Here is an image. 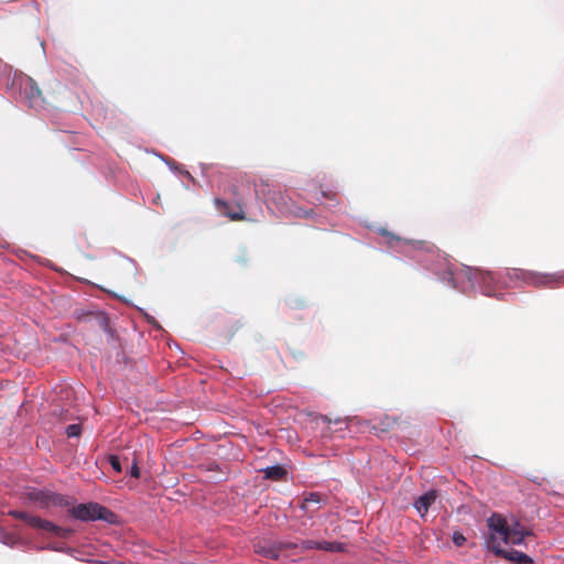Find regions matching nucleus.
Masks as SVG:
<instances>
[{
  "instance_id": "nucleus-12",
  "label": "nucleus",
  "mask_w": 564,
  "mask_h": 564,
  "mask_svg": "<svg viewBox=\"0 0 564 564\" xmlns=\"http://www.w3.org/2000/svg\"><path fill=\"white\" fill-rule=\"evenodd\" d=\"M263 473L264 477L271 480H281L286 475V470L280 465L267 467L263 469Z\"/></svg>"
},
{
  "instance_id": "nucleus-7",
  "label": "nucleus",
  "mask_w": 564,
  "mask_h": 564,
  "mask_svg": "<svg viewBox=\"0 0 564 564\" xmlns=\"http://www.w3.org/2000/svg\"><path fill=\"white\" fill-rule=\"evenodd\" d=\"M510 278L523 279L525 283L536 288L550 286L554 282V278L551 275H543L521 269H513L512 273H510Z\"/></svg>"
},
{
  "instance_id": "nucleus-17",
  "label": "nucleus",
  "mask_w": 564,
  "mask_h": 564,
  "mask_svg": "<svg viewBox=\"0 0 564 564\" xmlns=\"http://www.w3.org/2000/svg\"><path fill=\"white\" fill-rule=\"evenodd\" d=\"M82 433V427L79 424H70L66 427V434L68 437H77Z\"/></svg>"
},
{
  "instance_id": "nucleus-2",
  "label": "nucleus",
  "mask_w": 564,
  "mask_h": 564,
  "mask_svg": "<svg viewBox=\"0 0 564 564\" xmlns=\"http://www.w3.org/2000/svg\"><path fill=\"white\" fill-rule=\"evenodd\" d=\"M8 514L12 518L24 521L34 529L50 532L51 534L58 538H67L72 533L70 529L58 527L51 521L44 520L36 516H32L25 511L10 510Z\"/></svg>"
},
{
  "instance_id": "nucleus-16",
  "label": "nucleus",
  "mask_w": 564,
  "mask_h": 564,
  "mask_svg": "<svg viewBox=\"0 0 564 564\" xmlns=\"http://www.w3.org/2000/svg\"><path fill=\"white\" fill-rule=\"evenodd\" d=\"M394 419L386 417L383 421L380 422L379 426H373L375 430H380L381 432H388L393 429L395 424Z\"/></svg>"
},
{
  "instance_id": "nucleus-22",
  "label": "nucleus",
  "mask_w": 564,
  "mask_h": 564,
  "mask_svg": "<svg viewBox=\"0 0 564 564\" xmlns=\"http://www.w3.org/2000/svg\"><path fill=\"white\" fill-rule=\"evenodd\" d=\"M509 531H530L524 525H522L520 522L516 521L512 525L509 524Z\"/></svg>"
},
{
  "instance_id": "nucleus-3",
  "label": "nucleus",
  "mask_w": 564,
  "mask_h": 564,
  "mask_svg": "<svg viewBox=\"0 0 564 564\" xmlns=\"http://www.w3.org/2000/svg\"><path fill=\"white\" fill-rule=\"evenodd\" d=\"M254 552L270 560H279L285 551L299 547V544L284 541L260 539L253 544Z\"/></svg>"
},
{
  "instance_id": "nucleus-15",
  "label": "nucleus",
  "mask_w": 564,
  "mask_h": 564,
  "mask_svg": "<svg viewBox=\"0 0 564 564\" xmlns=\"http://www.w3.org/2000/svg\"><path fill=\"white\" fill-rule=\"evenodd\" d=\"M318 550L329 551V552H343L344 546L341 543L337 542H318Z\"/></svg>"
},
{
  "instance_id": "nucleus-1",
  "label": "nucleus",
  "mask_w": 564,
  "mask_h": 564,
  "mask_svg": "<svg viewBox=\"0 0 564 564\" xmlns=\"http://www.w3.org/2000/svg\"><path fill=\"white\" fill-rule=\"evenodd\" d=\"M69 513L80 521L104 520L108 523H113L116 518L112 511L97 502L77 505L69 509Z\"/></svg>"
},
{
  "instance_id": "nucleus-24",
  "label": "nucleus",
  "mask_w": 564,
  "mask_h": 564,
  "mask_svg": "<svg viewBox=\"0 0 564 564\" xmlns=\"http://www.w3.org/2000/svg\"><path fill=\"white\" fill-rule=\"evenodd\" d=\"M481 280H482V282L487 283V282L494 281L495 278H494V275L491 273H487V274L481 276Z\"/></svg>"
},
{
  "instance_id": "nucleus-20",
  "label": "nucleus",
  "mask_w": 564,
  "mask_h": 564,
  "mask_svg": "<svg viewBox=\"0 0 564 564\" xmlns=\"http://www.w3.org/2000/svg\"><path fill=\"white\" fill-rule=\"evenodd\" d=\"M452 539H453L454 544L457 546H462L466 542V538L464 536V534L460 532H457V531L454 532Z\"/></svg>"
},
{
  "instance_id": "nucleus-10",
  "label": "nucleus",
  "mask_w": 564,
  "mask_h": 564,
  "mask_svg": "<svg viewBox=\"0 0 564 564\" xmlns=\"http://www.w3.org/2000/svg\"><path fill=\"white\" fill-rule=\"evenodd\" d=\"M437 498V491L436 490H430L425 492L424 495L420 496L415 502L414 507L416 511L421 514V517H424L430 507L435 502Z\"/></svg>"
},
{
  "instance_id": "nucleus-18",
  "label": "nucleus",
  "mask_w": 564,
  "mask_h": 564,
  "mask_svg": "<svg viewBox=\"0 0 564 564\" xmlns=\"http://www.w3.org/2000/svg\"><path fill=\"white\" fill-rule=\"evenodd\" d=\"M109 463L111 465V467L117 471V473H121L122 471V467H121V463H120V459L118 456L116 455H111L109 457Z\"/></svg>"
},
{
  "instance_id": "nucleus-8",
  "label": "nucleus",
  "mask_w": 564,
  "mask_h": 564,
  "mask_svg": "<svg viewBox=\"0 0 564 564\" xmlns=\"http://www.w3.org/2000/svg\"><path fill=\"white\" fill-rule=\"evenodd\" d=\"M488 527L490 531L492 532L490 538L495 534H498L502 541L506 539L507 534L509 533V523L507 522L506 518H503L501 514L494 513L488 519Z\"/></svg>"
},
{
  "instance_id": "nucleus-19",
  "label": "nucleus",
  "mask_w": 564,
  "mask_h": 564,
  "mask_svg": "<svg viewBox=\"0 0 564 564\" xmlns=\"http://www.w3.org/2000/svg\"><path fill=\"white\" fill-rule=\"evenodd\" d=\"M300 546L302 547V550H313V549L318 550V542L313 541V540H304L301 542Z\"/></svg>"
},
{
  "instance_id": "nucleus-11",
  "label": "nucleus",
  "mask_w": 564,
  "mask_h": 564,
  "mask_svg": "<svg viewBox=\"0 0 564 564\" xmlns=\"http://www.w3.org/2000/svg\"><path fill=\"white\" fill-rule=\"evenodd\" d=\"M321 503V495L316 492L308 494L302 501L301 508L306 512L318 510Z\"/></svg>"
},
{
  "instance_id": "nucleus-9",
  "label": "nucleus",
  "mask_w": 564,
  "mask_h": 564,
  "mask_svg": "<svg viewBox=\"0 0 564 564\" xmlns=\"http://www.w3.org/2000/svg\"><path fill=\"white\" fill-rule=\"evenodd\" d=\"M215 205L217 206V209L229 217L231 220H245V212L242 209V206L238 204L235 208H231L230 205L220 198L215 199Z\"/></svg>"
},
{
  "instance_id": "nucleus-21",
  "label": "nucleus",
  "mask_w": 564,
  "mask_h": 564,
  "mask_svg": "<svg viewBox=\"0 0 564 564\" xmlns=\"http://www.w3.org/2000/svg\"><path fill=\"white\" fill-rule=\"evenodd\" d=\"M269 199L273 200L278 206L285 205V198L281 193L273 192V196L269 197Z\"/></svg>"
},
{
  "instance_id": "nucleus-4",
  "label": "nucleus",
  "mask_w": 564,
  "mask_h": 564,
  "mask_svg": "<svg viewBox=\"0 0 564 564\" xmlns=\"http://www.w3.org/2000/svg\"><path fill=\"white\" fill-rule=\"evenodd\" d=\"M26 499L36 503L40 508L69 506L67 497L46 490L31 489L26 492Z\"/></svg>"
},
{
  "instance_id": "nucleus-14",
  "label": "nucleus",
  "mask_w": 564,
  "mask_h": 564,
  "mask_svg": "<svg viewBox=\"0 0 564 564\" xmlns=\"http://www.w3.org/2000/svg\"><path fill=\"white\" fill-rule=\"evenodd\" d=\"M381 235L384 236L387 238V243L394 248V247H398L400 245H413L414 246V242L411 241V240H405V239H402L401 237L399 236H395L389 231H387L386 229H382L381 230Z\"/></svg>"
},
{
  "instance_id": "nucleus-23",
  "label": "nucleus",
  "mask_w": 564,
  "mask_h": 564,
  "mask_svg": "<svg viewBox=\"0 0 564 564\" xmlns=\"http://www.w3.org/2000/svg\"><path fill=\"white\" fill-rule=\"evenodd\" d=\"M130 475L134 478H139L140 477V468L138 466V463L134 460L132 463V466L130 468Z\"/></svg>"
},
{
  "instance_id": "nucleus-6",
  "label": "nucleus",
  "mask_w": 564,
  "mask_h": 564,
  "mask_svg": "<svg viewBox=\"0 0 564 564\" xmlns=\"http://www.w3.org/2000/svg\"><path fill=\"white\" fill-rule=\"evenodd\" d=\"M22 89L31 108L41 109L44 107L45 100L42 91L33 78L26 77L22 83Z\"/></svg>"
},
{
  "instance_id": "nucleus-5",
  "label": "nucleus",
  "mask_w": 564,
  "mask_h": 564,
  "mask_svg": "<svg viewBox=\"0 0 564 564\" xmlns=\"http://www.w3.org/2000/svg\"><path fill=\"white\" fill-rule=\"evenodd\" d=\"M491 551L499 557H502L513 564H534L533 560L523 552L517 550L507 551L501 549L494 535L489 540Z\"/></svg>"
},
{
  "instance_id": "nucleus-13",
  "label": "nucleus",
  "mask_w": 564,
  "mask_h": 564,
  "mask_svg": "<svg viewBox=\"0 0 564 564\" xmlns=\"http://www.w3.org/2000/svg\"><path fill=\"white\" fill-rule=\"evenodd\" d=\"M531 534V531H509L503 542L520 545L524 542L525 536Z\"/></svg>"
}]
</instances>
